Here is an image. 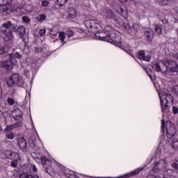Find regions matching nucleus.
Wrapping results in <instances>:
<instances>
[{
    "instance_id": "1",
    "label": "nucleus",
    "mask_w": 178,
    "mask_h": 178,
    "mask_svg": "<svg viewBox=\"0 0 178 178\" xmlns=\"http://www.w3.org/2000/svg\"><path fill=\"white\" fill-rule=\"evenodd\" d=\"M95 39L111 42V44H113V45H115V47H118V48H121V49L126 51L122 43V36L116 33L112 26L109 25L104 26L103 31L95 33Z\"/></svg>"
},
{
    "instance_id": "2",
    "label": "nucleus",
    "mask_w": 178,
    "mask_h": 178,
    "mask_svg": "<svg viewBox=\"0 0 178 178\" xmlns=\"http://www.w3.org/2000/svg\"><path fill=\"white\" fill-rule=\"evenodd\" d=\"M29 145L33 151L31 152V155L32 158L37 162L40 163L41 162L43 168L45 169L46 173L51 175L54 172V168H52V160L47 156H43L41 154V149L37 145V141L35 140H30Z\"/></svg>"
},
{
    "instance_id": "3",
    "label": "nucleus",
    "mask_w": 178,
    "mask_h": 178,
    "mask_svg": "<svg viewBox=\"0 0 178 178\" xmlns=\"http://www.w3.org/2000/svg\"><path fill=\"white\" fill-rule=\"evenodd\" d=\"M13 30H15V25H13L10 21L3 24L0 29V33L3 35L4 43L7 44L8 48L12 47V44H13V40L15 38Z\"/></svg>"
},
{
    "instance_id": "4",
    "label": "nucleus",
    "mask_w": 178,
    "mask_h": 178,
    "mask_svg": "<svg viewBox=\"0 0 178 178\" xmlns=\"http://www.w3.org/2000/svg\"><path fill=\"white\" fill-rule=\"evenodd\" d=\"M100 15H102V16H104V17L113 20L114 24H115L118 27H124L125 30H130V29H131L130 24L124 22V19H120V18H117L113 13V11H112V10H111L110 8L104 9L103 11L100 12Z\"/></svg>"
},
{
    "instance_id": "5",
    "label": "nucleus",
    "mask_w": 178,
    "mask_h": 178,
    "mask_svg": "<svg viewBox=\"0 0 178 178\" xmlns=\"http://www.w3.org/2000/svg\"><path fill=\"white\" fill-rule=\"evenodd\" d=\"M156 156H154L151 161H149V163L152 164L153 166L152 170L153 172L156 175H161L162 173V171L168 166V161H166V159H161L158 158V155L159 154V150L156 151Z\"/></svg>"
},
{
    "instance_id": "6",
    "label": "nucleus",
    "mask_w": 178,
    "mask_h": 178,
    "mask_svg": "<svg viewBox=\"0 0 178 178\" xmlns=\"http://www.w3.org/2000/svg\"><path fill=\"white\" fill-rule=\"evenodd\" d=\"M156 88L159 96L161 111L163 113L165 111L168 110V108H169V104H173V96L166 92L165 89L158 90V88L156 87Z\"/></svg>"
},
{
    "instance_id": "7",
    "label": "nucleus",
    "mask_w": 178,
    "mask_h": 178,
    "mask_svg": "<svg viewBox=\"0 0 178 178\" xmlns=\"http://www.w3.org/2000/svg\"><path fill=\"white\" fill-rule=\"evenodd\" d=\"M23 7L20 6L19 0H11V5L1 6L0 5V13H6L10 15L12 12H17V10L22 9Z\"/></svg>"
},
{
    "instance_id": "8",
    "label": "nucleus",
    "mask_w": 178,
    "mask_h": 178,
    "mask_svg": "<svg viewBox=\"0 0 178 178\" xmlns=\"http://www.w3.org/2000/svg\"><path fill=\"white\" fill-rule=\"evenodd\" d=\"M8 87H13L17 85L18 87H22L24 84V80L17 73L11 74L7 80Z\"/></svg>"
},
{
    "instance_id": "9",
    "label": "nucleus",
    "mask_w": 178,
    "mask_h": 178,
    "mask_svg": "<svg viewBox=\"0 0 178 178\" xmlns=\"http://www.w3.org/2000/svg\"><path fill=\"white\" fill-rule=\"evenodd\" d=\"M17 31L19 33V34H21L20 37L22 40V42L19 45L20 49L22 51H26V49H29V46L26 39V27H24V26H20L17 29Z\"/></svg>"
},
{
    "instance_id": "10",
    "label": "nucleus",
    "mask_w": 178,
    "mask_h": 178,
    "mask_svg": "<svg viewBox=\"0 0 178 178\" xmlns=\"http://www.w3.org/2000/svg\"><path fill=\"white\" fill-rule=\"evenodd\" d=\"M17 65V60H12V58H9V60L0 61V67H3V69H6V70H12V69H13V66Z\"/></svg>"
},
{
    "instance_id": "11",
    "label": "nucleus",
    "mask_w": 178,
    "mask_h": 178,
    "mask_svg": "<svg viewBox=\"0 0 178 178\" xmlns=\"http://www.w3.org/2000/svg\"><path fill=\"white\" fill-rule=\"evenodd\" d=\"M166 134L168 138H172L176 134V127L172 121L168 120L166 122Z\"/></svg>"
},
{
    "instance_id": "12",
    "label": "nucleus",
    "mask_w": 178,
    "mask_h": 178,
    "mask_svg": "<svg viewBox=\"0 0 178 178\" xmlns=\"http://www.w3.org/2000/svg\"><path fill=\"white\" fill-rule=\"evenodd\" d=\"M84 24L87 29H104V26L101 25V22L94 19H86L84 21Z\"/></svg>"
},
{
    "instance_id": "13",
    "label": "nucleus",
    "mask_w": 178,
    "mask_h": 178,
    "mask_svg": "<svg viewBox=\"0 0 178 178\" xmlns=\"http://www.w3.org/2000/svg\"><path fill=\"white\" fill-rule=\"evenodd\" d=\"M166 69H169L170 72L178 73V65L175 60H166L164 63Z\"/></svg>"
},
{
    "instance_id": "14",
    "label": "nucleus",
    "mask_w": 178,
    "mask_h": 178,
    "mask_svg": "<svg viewBox=\"0 0 178 178\" xmlns=\"http://www.w3.org/2000/svg\"><path fill=\"white\" fill-rule=\"evenodd\" d=\"M67 12L70 19H76L78 16H80V11L74 7L68 8Z\"/></svg>"
},
{
    "instance_id": "15",
    "label": "nucleus",
    "mask_w": 178,
    "mask_h": 178,
    "mask_svg": "<svg viewBox=\"0 0 178 178\" xmlns=\"http://www.w3.org/2000/svg\"><path fill=\"white\" fill-rule=\"evenodd\" d=\"M5 155L6 158H8V159H12V161H16V159L19 158V154L11 150H6Z\"/></svg>"
},
{
    "instance_id": "16",
    "label": "nucleus",
    "mask_w": 178,
    "mask_h": 178,
    "mask_svg": "<svg viewBox=\"0 0 178 178\" xmlns=\"http://www.w3.org/2000/svg\"><path fill=\"white\" fill-rule=\"evenodd\" d=\"M13 118L15 120H20L23 118V113L20 108H16L13 111Z\"/></svg>"
},
{
    "instance_id": "17",
    "label": "nucleus",
    "mask_w": 178,
    "mask_h": 178,
    "mask_svg": "<svg viewBox=\"0 0 178 178\" xmlns=\"http://www.w3.org/2000/svg\"><path fill=\"white\" fill-rule=\"evenodd\" d=\"M18 145L22 151L27 150V140L24 138H21L18 140Z\"/></svg>"
},
{
    "instance_id": "18",
    "label": "nucleus",
    "mask_w": 178,
    "mask_h": 178,
    "mask_svg": "<svg viewBox=\"0 0 178 178\" xmlns=\"http://www.w3.org/2000/svg\"><path fill=\"white\" fill-rule=\"evenodd\" d=\"M145 35L148 41H152L154 38V30L151 28H147L145 30Z\"/></svg>"
},
{
    "instance_id": "19",
    "label": "nucleus",
    "mask_w": 178,
    "mask_h": 178,
    "mask_svg": "<svg viewBox=\"0 0 178 178\" xmlns=\"http://www.w3.org/2000/svg\"><path fill=\"white\" fill-rule=\"evenodd\" d=\"M9 59H14V60H17V59H22V54H19V52L10 54Z\"/></svg>"
},
{
    "instance_id": "20",
    "label": "nucleus",
    "mask_w": 178,
    "mask_h": 178,
    "mask_svg": "<svg viewBox=\"0 0 178 178\" xmlns=\"http://www.w3.org/2000/svg\"><path fill=\"white\" fill-rule=\"evenodd\" d=\"M171 16H172V22L174 23H177L178 22V12L177 10H173L171 11Z\"/></svg>"
},
{
    "instance_id": "21",
    "label": "nucleus",
    "mask_w": 178,
    "mask_h": 178,
    "mask_svg": "<svg viewBox=\"0 0 178 178\" xmlns=\"http://www.w3.org/2000/svg\"><path fill=\"white\" fill-rule=\"evenodd\" d=\"M144 170V168H140L136 169L134 171L130 172L129 174L125 175V177H131V176H135V175H138L140 172Z\"/></svg>"
},
{
    "instance_id": "22",
    "label": "nucleus",
    "mask_w": 178,
    "mask_h": 178,
    "mask_svg": "<svg viewBox=\"0 0 178 178\" xmlns=\"http://www.w3.org/2000/svg\"><path fill=\"white\" fill-rule=\"evenodd\" d=\"M19 178H40L35 174L23 173L19 176Z\"/></svg>"
},
{
    "instance_id": "23",
    "label": "nucleus",
    "mask_w": 178,
    "mask_h": 178,
    "mask_svg": "<svg viewBox=\"0 0 178 178\" xmlns=\"http://www.w3.org/2000/svg\"><path fill=\"white\" fill-rule=\"evenodd\" d=\"M144 70L146 72L147 74L149 76L152 81H155V76H152V71H151V69L148 67H145Z\"/></svg>"
},
{
    "instance_id": "24",
    "label": "nucleus",
    "mask_w": 178,
    "mask_h": 178,
    "mask_svg": "<svg viewBox=\"0 0 178 178\" xmlns=\"http://www.w3.org/2000/svg\"><path fill=\"white\" fill-rule=\"evenodd\" d=\"M171 146L175 151H178V139L174 138L171 142Z\"/></svg>"
},
{
    "instance_id": "25",
    "label": "nucleus",
    "mask_w": 178,
    "mask_h": 178,
    "mask_svg": "<svg viewBox=\"0 0 178 178\" xmlns=\"http://www.w3.org/2000/svg\"><path fill=\"white\" fill-rule=\"evenodd\" d=\"M154 27V30L157 34H162V25L159 24H155Z\"/></svg>"
},
{
    "instance_id": "26",
    "label": "nucleus",
    "mask_w": 178,
    "mask_h": 178,
    "mask_svg": "<svg viewBox=\"0 0 178 178\" xmlns=\"http://www.w3.org/2000/svg\"><path fill=\"white\" fill-rule=\"evenodd\" d=\"M152 68L155 70V72H158L159 73H160V72H162V69H161V65L158 63L152 64Z\"/></svg>"
},
{
    "instance_id": "27",
    "label": "nucleus",
    "mask_w": 178,
    "mask_h": 178,
    "mask_svg": "<svg viewBox=\"0 0 178 178\" xmlns=\"http://www.w3.org/2000/svg\"><path fill=\"white\" fill-rule=\"evenodd\" d=\"M120 11H119V10H116L117 12L118 13H121V16H122V17H124V20H126L127 19V11H124L123 12V8H122V7H119Z\"/></svg>"
},
{
    "instance_id": "28",
    "label": "nucleus",
    "mask_w": 178,
    "mask_h": 178,
    "mask_svg": "<svg viewBox=\"0 0 178 178\" xmlns=\"http://www.w3.org/2000/svg\"><path fill=\"white\" fill-rule=\"evenodd\" d=\"M47 19V15L45 14H40L38 17H36V20L38 22H44Z\"/></svg>"
},
{
    "instance_id": "29",
    "label": "nucleus",
    "mask_w": 178,
    "mask_h": 178,
    "mask_svg": "<svg viewBox=\"0 0 178 178\" xmlns=\"http://www.w3.org/2000/svg\"><path fill=\"white\" fill-rule=\"evenodd\" d=\"M6 136L8 140H13V138H15V134L10 131H6Z\"/></svg>"
},
{
    "instance_id": "30",
    "label": "nucleus",
    "mask_w": 178,
    "mask_h": 178,
    "mask_svg": "<svg viewBox=\"0 0 178 178\" xmlns=\"http://www.w3.org/2000/svg\"><path fill=\"white\" fill-rule=\"evenodd\" d=\"M145 56V51L144 50H140L137 53V56L139 59H143Z\"/></svg>"
},
{
    "instance_id": "31",
    "label": "nucleus",
    "mask_w": 178,
    "mask_h": 178,
    "mask_svg": "<svg viewBox=\"0 0 178 178\" xmlns=\"http://www.w3.org/2000/svg\"><path fill=\"white\" fill-rule=\"evenodd\" d=\"M168 1L169 0H156V3L161 6L168 5Z\"/></svg>"
},
{
    "instance_id": "32",
    "label": "nucleus",
    "mask_w": 178,
    "mask_h": 178,
    "mask_svg": "<svg viewBox=\"0 0 178 178\" xmlns=\"http://www.w3.org/2000/svg\"><path fill=\"white\" fill-rule=\"evenodd\" d=\"M10 3H12V1ZM11 3L9 4L8 0H0V6H8V5L10 6Z\"/></svg>"
},
{
    "instance_id": "33",
    "label": "nucleus",
    "mask_w": 178,
    "mask_h": 178,
    "mask_svg": "<svg viewBox=\"0 0 178 178\" xmlns=\"http://www.w3.org/2000/svg\"><path fill=\"white\" fill-rule=\"evenodd\" d=\"M59 38H60V40L61 41V42H63V44H65V33L60 32V33H59Z\"/></svg>"
},
{
    "instance_id": "34",
    "label": "nucleus",
    "mask_w": 178,
    "mask_h": 178,
    "mask_svg": "<svg viewBox=\"0 0 178 178\" xmlns=\"http://www.w3.org/2000/svg\"><path fill=\"white\" fill-rule=\"evenodd\" d=\"M69 0H57L59 6H65V4L67 3Z\"/></svg>"
},
{
    "instance_id": "35",
    "label": "nucleus",
    "mask_w": 178,
    "mask_h": 178,
    "mask_svg": "<svg viewBox=\"0 0 178 178\" xmlns=\"http://www.w3.org/2000/svg\"><path fill=\"white\" fill-rule=\"evenodd\" d=\"M42 6L43 8H48L49 6V1L48 0L42 1Z\"/></svg>"
},
{
    "instance_id": "36",
    "label": "nucleus",
    "mask_w": 178,
    "mask_h": 178,
    "mask_svg": "<svg viewBox=\"0 0 178 178\" xmlns=\"http://www.w3.org/2000/svg\"><path fill=\"white\" fill-rule=\"evenodd\" d=\"M39 34H40V37H44V35H45V34H47V29H44V28L40 29Z\"/></svg>"
},
{
    "instance_id": "37",
    "label": "nucleus",
    "mask_w": 178,
    "mask_h": 178,
    "mask_svg": "<svg viewBox=\"0 0 178 178\" xmlns=\"http://www.w3.org/2000/svg\"><path fill=\"white\" fill-rule=\"evenodd\" d=\"M13 129H16L15 124L7 126L6 128V131H10L11 130H13Z\"/></svg>"
},
{
    "instance_id": "38",
    "label": "nucleus",
    "mask_w": 178,
    "mask_h": 178,
    "mask_svg": "<svg viewBox=\"0 0 178 178\" xmlns=\"http://www.w3.org/2000/svg\"><path fill=\"white\" fill-rule=\"evenodd\" d=\"M7 102L9 105H10V106H12L15 104V99L13 98L8 97L7 99Z\"/></svg>"
},
{
    "instance_id": "39",
    "label": "nucleus",
    "mask_w": 178,
    "mask_h": 178,
    "mask_svg": "<svg viewBox=\"0 0 178 178\" xmlns=\"http://www.w3.org/2000/svg\"><path fill=\"white\" fill-rule=\"evenodd\" d=\"M161 131L163 134H165V119H162L161 120Z\"/></svg>"
},
{
    "instance_id": "40",
    "label": "nucleus",
    "mask_w": 178,
    "mask_h": 178,
    "mask_svg": "<svg viewBox=\"0 0 178 178\" xmlns=\"http://www.w3.org/2000/svg\"><path fill=\"white\" fill-rule=\"evenodd\" d=\"M58 30H56V29H51V31H50V34H51V35H54V37L56 36V35H58Z\"/></svg>"
},
{
    "instance_id": "41",
    "label": "nucleus",
    "mask_w": 178,
    "mask_h": 178,
    "mask_svg": "<svg viewBox=\"0 0 178 178\" xmlns=\"http://www.w3.org/2000/svg\"><path fill=\"white\" fill-rule=\"evenodd\" d=\"M34 51L35 52H36V54H41V52H42V49H41V47H35Z\"/></svg>"
},
{
    "instance_id": "42",
    "label": "nucleus",
    "mask_w": 178,
    "mask_h": 178,
    "mask_svg": "<svg viewBox=\"0 0 178 178\" xmlns=\"http://www.w3.org/2000/svg\"><path fill=\"white\" fill-rule=\"evenodd\" d=\"M22 22L24 23H30V18L27 16L22 17Z\"/></svg>"
},
{
    "instance_id": "43",
    "label": "nucleus",
    "mask_w": 178,
    "mask_h": 178,
    "mask_svg": "<svg viewBox=\"0 0 178 178\" xmlns=\"http://www.w3.org/2000/svg\"><path fill=\"white\" fill-rule=\"evenodd\" d=\"M14 126H15V128L22 127L23 126V122L22 121H19L17 123L14 124Z\"/></svg>"
},
{
    "instance_id": "44",
    "label": "nucleus",
    "mask_w": 178,
    "mask_h": 178,
    "mask_svg": "<svg viewBox=\"0 0 178 178\" xmlns=\"http://www.w3.org/2000/svg\"><path fill=\"white\" fill-rule=\"evenodd\" d=\"M143 60H145L146 62H149L151 60V56H144V58H142Z\"/></svg>"
},
{
    "instance_id": "45",
    "label": "nucleus",
    "mask_w": 178,
    "mask_h": 178,
    "mask_svg": "<svg viewBox=\"0 0 178 178\" xmlns=\"http://www.w3.org/2000/svg\"><path fill=\"white\" fill-rule=\"evenodd\" d=\"M172 113H174V115H177V113H178V107L177 106L172 107Z\"/></svg>"
},
{
    "instance_id": "46",
    "label": "nucleus",
    "mask_w": 178,
    "mask_h": 178,
    "mask_svg": "<svg viewBox=\"0 0 178 178\" xmlns=\"http://www.w3.org/2000/svg\"><path fill=\"white\" fill-rule=\"evenodd\" d=\"M31 170H33L34 173L37 172V167L34 165H31Z\"/></svg>"
},
{
    "instance_id": "47",
    "label": "nucleus",
    "mask_w": 178,
    "mask_h": 178,
    "mask_svg": "<svg viewBox=\"0 0 178 178\" xmlns=\"http://www.w3.org/2000/svg\"><path fill=\"white\" fill-rule=\"evenodd\" d=\"M5 47L0 46V55H3V54H5Z\"/></svg>"
},
{
    "instance_id": "48",
    "label": "nucleus",
    "mask_w": 178,
    "mask_h": 178,
    "mask_svg": "<svg viewBox=\"0 0 178 178\" xmlns=\"http://www.w3.org/2000/svg\"><path fill=\"white\" fill-rule=\"evenodd\" d=\"M73 35H74V33L73 31H70L68 33V37H73Z\"/></svg>"
},
{
    "instance_id": "49",
    "label": "nucleus",
    "mask_w": 178,
    "mask_h": 178,
    "mask_svg": "<svg viewBox=\"0 0 178 178\" xmlns=\"http://www.w3.org/2000/svg\"><path fill=\"white\" fill-rule=\"evenodd\" d=\"M11 166H12L13 168H16V167L17 166V163H16V162H12V163H11Z\"/></svg>"
},
{
    "instance_id": "50",
    "label": "nucleus",
    "mask_w": 178,
    "mask_h": 178,
    "mask_svg": "<svg viewBox=\"0 0 178 178\" xmlns=\"http://www.w3.org/2000/svg\"><path fill=\"white\" fill-rule=\"evenodd\" d=\"M127 54H129V55H131V56H134V55L133 54V51L131 50H128Z\"/></svg>"
},
{
    "instance_id": "51",
    "label": "nucleus",
    "mask_w": 178,
    "mask_h": 178,
    "mask_svg": "<svg viewBox=\"0 0 178 178\" xmlns=\"http://www.w3.org/2000/svg\"><path fill=\"white\" fill-rule=\"evenodd\" d=\"M108 2L110 5H112V3H113V0H108Z\"/></svg>"
},
{
    "instance_id": "52",
    "label": "nucleus",
    "mask_w": 178,
    "mask_h": 178,
    "mask_svg": "<svg viewBox=\"0 0 178 178\" xmlns=\"http://www.w3.org/2000/svg\"><path fill=\"white\" fill-rule=\"evenodd\" d=\"M120 2H122V3L124 2H127V0H119Z\"/></svg>"
},
{
    "instance_id": "53",
    "label": "nucleus",
    "mask_w": 178,
    "mask_h": 178,
    "mask_svg": "<svg viewBox=\"0 0 178 178\" xmlns=\"http://www.w3.org/2000/svg\"><path fill=\"white\" fill-rule=\"evenodd\" d=\"M163 23H168V19H163Z\"/></svg>"
},
{
    "instance_id": "54",
    "label": "nucleus",
    "mask_w": 178,
    "mask_h": 178,
    "mask_svg": "<svg viewBox=\"0 0 178 178\" xmlns=\"http://www.w3.org/2000/svg\"><path fill=\"white\" fill-rule=\"evenodd\" d=\"M32 127L34 129V130H35V127H34V124H32Z\"/></svg>"
},
{
    "instance_id": "55",
    "label": "nucleus",
    "mask_w": 178,
    "mask_h": 178,
    "mask_svg": "<svg viewBox=\"0 0 178 178\" xmlns=\"http://www.w3.org/2000/svg\"><path fill=\"white\" fill-rule=\"evenodd\" d=\"M0 115H3V113L1 111V110H0Z\"/></svg>"
},
{
    "instance_id": "56",
    "label": "nucleus",
    "mask_w": 178,
    "mask_h": 178,
    "mask_svg": "<svg viewBox=\"0 0 178 178\" xmlns=\"http://www.w3.org/2000/svg\"><path fill=\"white\" fill-rule=\"evenodd\" d=\"M120 177H118V178H120Z\"/></svg>"
}]
</instances>
